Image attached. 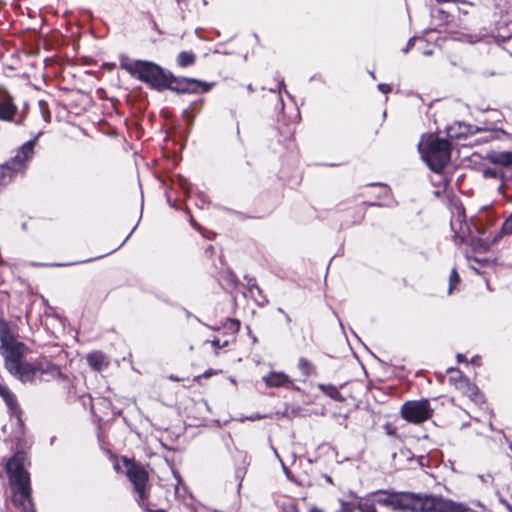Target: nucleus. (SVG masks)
Returning a JSON list of instances; mask_svg holds the SVG:
<instances>
[{"label":"nucleus","instance_id":"nucleus-1","mask_svg":"<svg viewBox=\"0 0 512 512\" xmlns=\"http://www.w3.org/2000/svg\"><path fill=\"white\" fill-rule=\"evenodd\" d=\"M0 353L4 357L5 368L21 382L33 381L44 369L39 364H32L23 361L28 348L22 342H19L9 325L0 320Z\"/></svg>","mask_w":512,"mask_h":512},{"label":"nucleus","instance_id":"nucleus-2","mask_svg":"<svg viewBox=\"0 0 512 512\" xmlns=\"http://www.w3.org/2000/svg\"><path fill=\"white\" fill-rule=\"evenodd\" d=\"M26 461V455L18 452L6 464L12 487V502L22 511H28L32 506L30 476L25 469Z\"/></svg>","mask_w":512,"mask_h":512},{"label":"nucleus","instance_id":"nucleus-3","mask_svg":"<svg viewBox=\"0 0 512 512\" xmlns=\"http://www.w3.org/2000/svg\"><path fill=\"white\" fill-rule=\"evenodd\" d=\"M434 496H420L410 492L379 490L374 492L377 504L393 511L431 512Z\"/></svg>","mask_w":512,"mask_h":512},{"label":"nucleus","instance_id":"nucleus-4","mask_svg":"<svg viewBox=\"0 0 512 512\" xmlns=\"http://www.w3.org/2000/svg\"><path fill=\"white\" fill-rule=\"evenodd\" d=\"M131 76L147 84L151 89L161 92L168 89L172 72L160 65L145 60H136L132 63L121 64Z\"/></svg>","mask_w":512,"mask_h":512},{"label":"nucleus","instance_id":"nucleus-5","mask_svg":"<svg viewBox=\"0 0 512 512\" xmlns=\"http://www.w3.org/2000/svg\"><path fill=\"white\" fill-rule=\"evenodd\" d=\"M418 150L428 167L436 173L441 172L450 160L451 149L449 141L438 138L433 134L422 136L418 144Z\"/></svg>","mask_w":512,"mask_h":512},{"label":"nucleus","instance_id":"nucleus-6","mask_svg":"<svg viewBox=\"0 0 512 512\" xmlns=\"http://www.w3.org/2000/svg\"><path fill=\"white\" fill-rule=\"evenodd\" d=\"M40 135L41 132L25 142L17 149L14 157L0 165V187L8 185L17 175L24 173L34 156V148Z\"/></svg>","mask_w":512,"mask_h":512},{"label":"nucleus","instance_id":"nucleus-7","mask_svg":"<svg viewBox=\"0 0 512 512\" xmlns=\"http://www.w3.org/2000/svg\"><path fill=\"white\" fill-rule=\"evenodd\" d=\"M169 76L168 90L177 94H204L215 86V82H205L191 77H177L173 73Z\"/></svg>","mask_w":512,"mask_h":512},{"label":"nucleus","instance_id":"nucleus-8","mask_svg":"<svg viewBox=\"0 0 512 512\" xmlns=\"http://www.w3.org/2000/svg\"><path fill=\"white\" fill-rule=\"evenodd\" d=\"M401 415L406 421L419 424L432 416V409L425 399L407 401L401 407Z\"/></svg>","mask_w":512,"mask_h":512},{"label":"nucleus","instance_id":"nucleus-9","mask_svg":"<svg viewBox=\"0 0 512 512\" xmlns=\"http://www.w3.org/2000/svg\"><path fill=\"white\" fill-rule=\"evenodd\" d=\"M461 230L465 228L468 231V235L464 234V231L458 232L461 240L474 248L487 249L491 244L496 241V237H490L487 234L485 226H460Z\"/></svg>","mask_w":512,"mask_h":512},{"label":"nucleus","instance_id":"nucleus-10","mask_svg":"<svg viewBox=\"0 0 512 512\" xmlns=\"http://www.w3.org/2000/svg\"><path fill=\"white\" fill-rule=\"evenodd\" d=\"M124 462L127 466V476L129 480L133 483L140 499L144 500L146 498L145 485L148 480L147 472L143 468L130 463L126 458L124 459Z\"/></svg>","mask_w":512,"mask_h":512},{"label":"nucleus","instance_id":"nucleus-11","mask_svg":"<svg viewBox=\"0 0 512 512\" xmlns=\"http://www.w3.org/2000/svg\"><path fill=\"white\" fill-rule=\"evenodd\" d=\"M431 512H475L461 503L434 496Z\"/></svg>","mask_w":512,"mask_h":512},{"label":"nucleus","instance_id":"nucleus-12","mask_svg":"<svg viewBox=\"0 0 512 512\" xmlns=\"http://www.w3.org/2000/svg\"><path fill=\"white\" fill-rule=\"evenodd\" d=\"M18 111L17 106L14 104L12 97H0V120L5 122L14 121V117Z\"/></svg>","mask_w":512,"mask_h":512},{"label":"nucleus","instance_id":"nucleus-13","mask_svg":"<svg viewBox=\"0 0 512 512\" xmlns=\"http://www.w3.org/2000/svg\"><path fill=\"white\" fill-rule=\"evenodd\" d=\"M457 389L476 403H480L482 401V396L480 395L478 388L471 384L467 379L461 378L457 384Z\"/></svg>","mask_w":512,"mask_h":512},{"label":"nucleus","instance_id":"nucleus-14","mask_svg":"<svg viewBox=\"0 0 512 512\" xmlns=\"http://www.w3.org/2000/svg\"><path fill=\"white\" fill-rule=\"evenodd\" d=\"M487 159L494 165H499L503 167L512 166V152L509 151H493L487 155Z\"/></svg>","mask_w":512,"mask_h":512},{"label":"nucleus","instance_id":"nucleus-15","mask_svg":"<svg viewBox=\"0 0 512 512\" xmlns=\"http://www.w3.org/2000/svg\"><path fill=\"white\" fill-rule=\"evenodd\" d=\"M263 381L268 387H282L291 383L289 377L282 372H271L263 377Z\"/></svg>","mask_w":512,"mask_h":512},{"label":"nucleus","instance_id":"nucleus-16","mask_svg":"<svg viewBox=\"0 0 512 512\" xmlns=\"http://www.w3.org/2000/svg\"><path fill=\"white\" fill-rule=\"evenodd\" d=\"M0 396L5 401L9 410L17 414L19 412L17 400L14 394L4 385L0 383Z\"/></svg>","mask_w":512,"mask_h":512},{"label":"nucleus","instance_id":"nucleus-17","mask_svg":"<svg viewBox=\"0 0 512 512\" xmlns=\"http://www.w3.org/2000/svg\"><path fill=\"white\" fill-rule=\"evenodd\" d=\"M87 361L90 367L96 371H101L108 365V361L106 360L105 356L97 351L88 354Z\"/></svg>","mask_w":512,"mask_h":512},{"label":"nucleus","instance_id":"nucleus-18","mask_svg":"<svg viewBox=\"0 0 512 512\" xmlns=\"http://www.w3.org/2000/svg\"><path fill=\"white\" fill-rule=\"evenodd\" d=\"M458 128H459V132H454L453 127L448 128L447 129L448 136L451 138H460V137H466L469 134H474L477 131H479L478 128H476L472 125H467V124H462V123H458Z\"/></svg>","mask_w":512,"mask_h":512},{"label":"nucleus","instance_id":"nucleus-19","mask_svg":"<svg viewBox=\"0 0 512 512\" xmlns=\"http://www.w3.org/2000/svg\"><path fill=\"white\" fill-rule=\"evenodd\" d=\"M374 500V492L369 494L366 498L360 499L357 503V509L360 512H377Z\"/></svg>","mask_w":512,"mask_h":512},{"label":"nucleus","instance_id":"nucleus-20","mask_svg":"<svg viewBox=\"0 0 512 512\" xmlns=\"http://www.w3.org/2000/svg\"><path fill=\"white\" fill-rule=\"evenodd\" d=\"M196 61V55L191 51H182L178 54L176 62L181 68L192 66Z\"/></svg>","mask_w":512,"mask_h":512},{"label":"nucleus","instance_id":"nucleus-21","mask_svg":"<svg viewBox=\"0 0 512 512\" xmlns=\"http://www.w3.org/2000/svg\"><path fill=\"white\" fill-rule=\"evenodd\" d=\"M460 282V277L456 271V269H452L450 277H449V288L448 293L451 294L452 291L456 288V286Z\"/></svg>","mask_w":512,"mask_h":512},{"label":"nucleus","instance_id":"nucleus-22","mask_svg":"<svg viewBox=\"0 0 512 512\" xmlns=\"http://www.w3.org/2000/svg\"><path fill=\"white\" fill-rule=\"evenodd\" d=\"M483 176L485 178H494V179H496V178H502L503 177V173L500 170L496 169V168L488 167V168L483 169Z\"/></svg>","mask_w":512,"mask_h":512},{"label":"nucleus","instance_id":"nucleus-23","mask_svg":"<svg viewBox=\"0 0 512 512\" xmlns=\"http://www.w3.org/2000/svg\"><path fill=\"white\" fill-rule=\"evenodd\" d=\"M339 503H340V510L338 512H354L355 509L357 508V505L355 506L354 504L350 503V502H346L344 500H339Z\"/></svg>","mask_w":512,"mask_h":512},{"label":"nucleus","instance_id":"nucleus-24","mask_svg":"<svg viewBox=\"0 0 512 512\" xmlns=\"http://www.w3.org/2000/svg\"><path fill=\"white\" fill-rule=\"evenodd\" d=\"M448 372L451 374L450 376V380L453 381L455 383V386L457 387V384L459 383L460 379H465L461 372L457 369H454V368H450L448 369Z\"/></svg>","mask_w":512,"mask_h":512},{"label":"nucleus","instance_id":"nucleus-25","mask_svg":"<svg viewBox=\"0 0 512 512\" xmlns=\"http://www.w3.org/2000/svg\"><path fill=\"white\" fill-rule=\"evenodd\" d=\"M298 366L303 371V373L305 375H309L312 371V367H311L310 363L305 359H300Z\"/></svg>","mask_w":512,"mask_h":512},{"label":"nucleus","instance_id":"nucleus-26","mask_svg":"<svg viewBox=\"0 0 512 512\" xmlns=\"http://www.w3.org/2000/svg\"><path fill=\"white\" fill-rule=\"evenodd\" d=\"M282 91H284V93H285L288 97L292 98L291 94L286 90V85H285L284 80H283V79H280V80L278 81V85H277V92H278V94H281V92H282Z\"/></svg>","mask_w":512,"mask_h":512},{"label":"nucleus","instance_id":"nucleus-27","mask_svg":"<svg viewBox=\"0 0 512 512\" xmlns=\"http://www.w3.org/2000/svg\"><path fill=\"white\" fill-rule=\"evenodd\" d=\"M378 90L384 94H387L392 90V88L389 84L380 83L378 84Z\"/></svg>","mask_w":512,"mask_h":512},{"label":"nucleus","instance_id":"nucleus-28","mask_svg":"<svg viewBox=\"0 0 512 512\" xmlns=\"http://www.w3.org/2000/svg\"><path fill=\"white\" fill-rule=\"evenodd\" d=\"M416 41V37H412L408 40L406 47L403 49V53H408V51L414 46Z\"/></svg>","mask_w":512,"mask_h":512},{"label":"nucleus","instance_id":"nucleus-29","mask_svg":"<svg viewBox=\"0 0 512 512\" xmlns=\"http://www.w3.org/2000/svg\"><path fill=\"white\" fill-rule=\"evenodd\" d=\"M322 390L327 393L331 397H335L336 394H338V391L334 387H328L327 389L324 388V386H321Z\"/></svg>","mask_w":512,"mask_h":512},{"label":"nucleus","instance_id":"nucleus-30","mask_svg":"<svg viewBox=\"0 0 512 512\" xmlns=\"http://www.w3.org/2000/svg\"><path fill=\"white\" fill-rule=\"evenodd\" d=\"M183 117H185L188 121V124L191 126L194 121V116L190 115L187 110L183 111Z\"/></svg>","mask_w":512,"mask_h":512},{"label":"nucleus","instance_id":"nucleus-31","mask_svg":"<svg viewBox=\"0 0 512 512\" xmlns=\"http://www.w3.org/2000/svg\"><path fill=\"white\" fill-rule=\"evenodd\" d=\"M370 186H375V185H378V186H382L383 187V190H384V195L387 196L389 194V189L386 185L382 184V183H371L369 184Z\"/></svg>","mask_w":512,"mask_h":512},{"label":"nucleus","instance_id":"nucleus-32","mask_svg":"<svg viewBox=\"0 0 512 512\" xmlns=\"http://www.w3.org/2000/svg\"><path fill=\"white\" fill-rule=\"evenodd\" d=\"M481 75L483 77H489V76H494L495 75V72L494 71H490V70H483L481 72Z\"/></svg>","mask_w":512,"mask_h":512},{"label":"nucleus","instance_id":"nucleus-33","mask_svg":"<svg viewBox=\"0 0 512 512\" xmlns=\"http://www.w3.org/2000/svg\"><path fill=\"white\" fill-rule=\"evenodd\" d=\"M436 12H437L439 15H441V20H442L443 22H446V21L448 20V15H446V14L444 13V11H442V10H437Z\"/></svg>","mask_w":512,"mask_h":512},{"label":"nucleus","instance_id":"nucleus-34","mask_svg":"<svg viewBox=\"0 0 512 512\" xmlns=\"http://www.w3.org/2000/svg\"><path fill=\"white\" fill-rule=\"evenodd\" d=\"M502 231L504 233H512V225H510V226H502Z\"/></svg>","mask_w":512,"mask_h":512},{"label":"nucleus","instance_id":"nucleus-35","mask_svg":"<svg viewBox=\"0 0 512 512\" xmlns=\"http://www.w3.org/2000/svg\"><path fill=\"white\" fill-rule=\"evenodd\" d=\"M235 215L237 216V217L235 218V220H237V221H245V220L247 219L246 217H244V216H243L242 214H240V213H236Z\"/></svg>","mask_w":512,"mask_h":512},{"label":"nucleus","instance_id":"nucleus-36","mask_svg":"<svg viewBox=\"0 0 512 512\" xmlns=\"http://www.w3.org/2000/svg\"><path fill=\"white\" fill-rule=\"evenodd\" d=\"M422 54L425 55V56H430V55L433 54V50H431V49L423 50Z\"/></svg>","mask_w":512,"mask_h":512},{"label":"nucleus","instance_id":"nucleus-37","mask_svg":"<svg viewBox=\"0 0 512 512\" xmlns=\"http://www.w3.org/2000/svg\"><path fill=\"white\" fill-rule=\"evenodd\" d=\"M503 224H512V213L510 216L503 222Z\"/></svg>","mask_w":512,"mask_h":512},{"label":"nucleus","instance_id":"nucleus-38","mask_svg":"<svg viewBox=\"0 0 512 512\" xmlns=\"http://www.w3.org/2000/svg\"><path fill=\"white\" fill-rule=\"evenodd\" d=\"M309 512H323V511L317 507H312V508H310Z\"/></svg>","mask_w":512,"mask_h":512},{"label":"nucleus","instance_id":"nucleus-39","mask_svg":"<svg viewBox=\"0 0 512 512\" xmlns=\"http://www.w3.org/2000/svg\"><path fill=\"white\" fill-rule=\"evenodd\" d=\"M476 262L481 263V264H488L489 263V261L487 259H483V260L476 259Z\"/></svg>","mask_w":512,"mask_h":512},{"label":"nucleus","instance_id":"nucleus-40","mask_svg":"<svg viewBox=\"0 0 512 512\" xmlns=\"http://www.w3.org/2000/svg\"><path fill=\"white\" fill-rule=\"evenodd\" d=\"M438 2H460V0H437Z\"/></svg>","mask_w":512,"mask_h":512},{"label":"nucleus","instance_id":"nucleus-41","mask_svg":"<svg viewBox=\"0 0 512 512\" xmlns=\"http://www.w3.org/2000/svg\"><path fill=\"white\" fill-rule=\"evenodd\" d=\"M23 121H24V116H22L17 122L16 124L17 125H22L23 124Z\"/></svg>","mask_w":512,"mask_h":512},{"label":"nucleus","instance_id":"nucleus-42","mask_svg":"<svg viewBox=\"0 0 512 512\" xmlns=\"http://www.w3.org/2000/svg\"><path fill=\"white\" fill-rule=\"evenodd\" d=\"M269 92H271V93H278L277 92V87L276 88H269Z\"/></svg>","mask_w":512,"mask_h":512},{"label":"nucleus","instance_id":"nucleus-43","mask_svg":"<svg viewBox=\"0 0 512 512\" xmlns=\"http://www.w3.org/2000/svg\"><path fill=\"white\" fill-rule=\"evenodd\" d=\"M197 227H198V230H199L200 234H204L203 230L201 229L202 226H197Z\"/></svg>","mask_w":512,"mask_h":512},{"label":"nucleus","instance_id":"nucleus-44","mask_svg":"<svg viewBox=\"0 0 512 512\" xmlns=\"http://www.w3.org/2000/svg\"><path fill=\"white\" fill-rule=\"evenodd\" d=\"M247 89H248L249 91H253V87H252V85H251V84H249V85L247 86Z\"/></svg>","mask_w":512,"mask_h":512},{"label":"nucleus","instance_id":"nucleus-45","mask_svg":"<svg viewBox=\"0 0 512 512\" xmlns=\"http://www.w3.org/2000/svg\"><path fill=\"white\" fill-rule=\"evenodd\" d=\"M204 376H205V377H209V376H211V373H210V372H205V373H204Z\"/></svg>","mask_w":512,"mask_h":512},{"label":"nucleus","instance_id":"nucleus-46","mask_svg":"<svg viewBox=\"0 0 512 512\" xmlns=\"http://www.w3.org/2000/svg\"><path fill=\"white\" fill-rule=\"evenodd\" d=\"M214 346H219V341H213Z\"/></svg>","mask_w":512,"mask_h":512},{"label":"nucleus","instance_id":"nucleus-47","mask_svg":"<svg viewBox=\"0 0 512 512\" xmlns=\"http://www.w3.org/2000/svg\"><path fill=\"white\" fill-rule=\"evenodd\" d=\"M369 205L370 206H377L378 204L376 202H371Z\"/></svg>","mask_w":512,"mask_h":512},{"label":"nucleus","instance_id":"nucleus-48","mask_svg":"<svg viewBox=\"0 0 512 512\" xmlns=\"http://www.w3.org/2000/svg\"><path fill=\"white\" fill-rule=\"evenodd\" d=\"M457 358H458V361L462 360V356L460 354L457 356Z\"/></svg>","mask_w":512,"mask_h":512},{"label":"nucleus","instance_id":"nucleus-49","mask_svg":"<svg viewBox=\"0 0 512 512\" xmlns=\"http://www.w3.org/2000/svg\"><path fill=\"white\" fill-rule=\"evenodd\" d=\"M280 102H281V105H282V108L284 107V102H283V99L280 98Z\"/></svg>","mask_w":512,"mask_h":512},{"label":"nucleus","instance_id":"nucleus-50","mask_svg":"<svg viewBox=\"0 0 512 512\" xmlns=\"http://www.w3.org/2000/svg\"><path fill=\"white\" fill-rule=\"evenodd\" d=\"M191 224L196 225L197 223L193 219H191Z\"/></svg>","mask_w":512,"mask_h":512}]
</instances>
